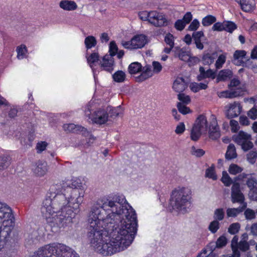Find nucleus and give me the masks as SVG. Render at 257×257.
<instances>
[{
	"label": "nucleus",
	"instance_id": "obj_1",
	"mask_svg": "<svg viewBox=\"0 0 257 257\" xmlns=\"http://www.w3.org/2000/svg\"><path fill=\"white\" fill-rule=\"evenodd\" d=\"M88 222L91 246L103 255L126 249L137 231L136 214L123 196H115L101 207H93Z\"/></svg>",
	"mask_w": 257,
	"mask_h": 257
},
{
	"label": "nucleus",
	"instance_id": "obj_2",
	"mask_svg": "<svg viewBox=\"0 0 257 257\" xmlns=\"http://www.w3.org/2000/svg\"><path fill=\"white\" fill-rule=\"evenodd\" d=\"M61 193L53 199L47 198L43 203L41 211L43 217L51 226L64 227L72 222L75 216L74 210L82 202L83 194L77 189H72L63 183Z\"/></svg>",
	"mask_w": 257,
	"mask_h": 257
},
{
	"label": "nucleus",
	"instance_id": "obj_3",
	"mask_svg": "<svg viewBox=\"0 0 257 257\" xmlns=\"http://www.w3.org/2000/svg\"><path fill=\"white\" fill-rule=\"evenodd\" d=\"M208 131L209 138L212 140L217 139L220 137V132L215 116L211 115L208 123L206 117L201 115L196 119L191 130V139L196 141L202 135L206 134Z\"/></svg>",
	"mask_w": 257,
	"mask_h": 257
},
{
	"label": "nucleus",
	"instance_id": "obj_4",
	"mask_svg": "<svg viewBox=\"0 0 257 257\" xmlns=\"http://www.w3.org/2000/svg\"><path fill=\"white\" fill-rule=\"evenodd\" d=\"M192 202V191L187 186H179L172 191L169 208L170 210H176L185 212L187 206Z\"/></svg>",
	"mask_w": 257,
	"mask_h": 257
},
{
	"label": "nucleus",
	"instance_id": "obj_5",
	"mask_svg": "<svg viewBox=\"0 0 257 257\" xmlns=\"http://www.w3.org/2000/svg\"><path fill=\"white\" fill-rule=\"evenodd\" d=\"M31 257H79L70 247L54 242L39 247Z\"/></svg>",
	"mask_w": 257,
	"mask_h": 257
},
{
	"label": "nucleus",
	"instance_id": "obj_6",
	"mask_svg": "<svg viewBox=\"0 0 257 257\" xmlns=\"http://www.w3.org/2000/svg\"><path fill=\"white\" fill-rule=\"evenodd\" d=\"M13 218L12 209L6 204L0 202V251L4 242L10 236Z\"/></svg>",
	"mask_w": 257,
	"mask_h": 257
},
{
	"label": "nucleus",
	"instance_id": "obj_7",
	"mask_svg": "<svg viewBox=\"0 0 257 257\" xmlns=\"http://www.w3.org/2000/svg\"><path fill=\"white\" fill-rule=\"evenodd\" d=\"M93 107L94 102H90L84 110L85 115L95 123L103 124L106 123L108 120V111L110 109L107 108V106L103 107L96 109L91 113Z\"/></svg>",
	"mask_w": 257,
	"mask_h": 257
},
{
	"label": "nucleus",
	"instance_id": "obj_8",
	"mask_svg": "<svg viewBox=\"0 0 257 257\" xmlns=\"http://www.w3.org/2000/svg\"><path fill=\"white\" fill-rule=\"evenodd\" d=\"M147 42V37L144 35L135 36L130 41L121 42L122 46L127 49H137L145 46Z\"/></svg>",
	"mask_w": 257,
	"mask_h": 257
},
{
	"label": "nucleus",
	"instance_id": "obj_9",
	"mask_svg": "<svg viewBox=\"0 0 257 257\" xmlns=\"http://www.w3.org/2000/svg\"><path fill=\"white\" fill-rule=\"evenodd\" d=\"M234 141L241 146L244 151H247L252 148L253 144L251 142V136L249 134L240 131L233 137Z\"/></svg>",
	"mask_w": 257,
	"mask_h": 257
},
{
	"label": "nucleus",
	"instance_id": "obj_10",
	"mask_svg": "<svg viewBox=\"0 0 257 257\" xmlns=\"http://www.w3.org/2000/svg\"><path fill=\"white\" fill-rule=\"evenodd\" d=\"M149 22L156 27H162L167 25L165 17L156 11H151Z\"/></svg>",
	"mask_w": 257,
	"mask_h": 257
},
{
	"label": "nucleus",
	"instance_id": "obj_11",
	"mask_svg": "<svg viewBox=\"0 0 257 257\" xmlns=\"http://www.w3.org/2000/svg\"><path fill=\"white\" fill-rule=\"evenodd\" d=\"M174 51L175 57H178L182 61H188L190 63L193 62L194 63H196L199 61V59L197 57H192L189 52L186 51L183 49L176 47Z\"/></svg>",
	"mask_w": 257,
	"mask_h": 257
},
{
	"label": "nucleus",
	"instance_id": "obj_12",
	"mask_svg": "<svg viewBox=\"0 0 257 257\" xmlns=\"http://www.w3.org/2000/svg\"><path fill=\"white\" fill-rule=\"evenodd\" d=\"M231 200L233 203L238 202L243 205L244 197L240 190V185L238 183H233L231 187Z\"/></svg>",
	"mask_w": 257,
	"mask_h": 257
},
{
	"label": "nucleus",
	"instance_id": "obj_13",
	"mask_svg": "<svg viewBox=\"0 0 257 257\" xmlns=\"http://www.w3.org/2000/svg\"><path fill=\"white\" fill-rule=\"evenodd\" d=\"M225 110L227 116L232 118L237 116L240 113L242 107L238 102H234L227 104L225 106Z\"/></svg>",
	"mask_w": 257,
	"mask_h": 257
},
{
	"label": "nucleus",
	"instance_id": "obj_14",
	"mask_svg": "<svg viewBox=\"0 0 257 257\" xmlns=\"http://www.w3.org/2000/svg\"><path fill=\"white\" fill-rule=\"evenodd\" d=\"M245 89L243 86L240 85L235 88H232L231 90L229 91H225L221 92L219 96L220 97L233 98L242 95Z\"/></svg>",
	"mask_w": 257,
	"mask_h": 257
},
{
	"label": "nucleus",
	"instance_id": "obj_15",
	"mask_svg": "<svg viewBox=\"0 0 257 257\" xmlns=\"http://www.w3.org/2000/svg\"><path fill=\"white\" fill-rule=\"evenodd\" d=\"M246 57V52L244 50H236L233 56V62L237 66L244 65L245 61H248Z\"/></svg>",
	"mask_w": 257,
	"mask_h": 257
},
{
	"label": "nucleus",
	"instance_id": "obj_16",
	"mask_svg": "<svg viewBox=\"0 0 257 257\" xmlns=\"http://www.w3.org/2000/svg\"><path fill=\"white\" fill-rule=\"evenodd\" d=\"M100 64L102 70L111 72L114 69V59L108 55H106L103 57Z\"/></svg>",
	"mask_w": 257,
	"mask_h": 257
},
{
	"label": "nucleus",
	"instance_id": "obj_17",
	"mask_svg": "<svg viewBox=\"0 0 257 257\" xmlns=\"http://www.w3.org/2000/svg\"><path fill=\"white\" fill-rule=\"evenodd\" d=\"M34 174L38 177H43L48 172V167L45 161H38L33 169Z\"/></svg>",
	"mask_w": 257,
	"mask_h": 257
},
{
	"label": "nucleus",
	"instance_id": "obj_18",
	"mask_svg": "<svg viewBox=\"0 0 257 257\" xmlns=\"http://www.w3.org/2000/svg\"><path fill=\"white\" fill-rule=\"evenodd\" d=\"M227 243V239L226 236L222 235L219 237L216 240L215 243L212 242L209 243L207 247L210 251H214L216 248H222L224 247Z\"/></svg>",
	"mask_w": 257,
	"mask_h": 257
},
{
	"label": "nucleus",
	"instance_id": "obj_19",
	"mask_svg": "<svg viewBox=\"0 0 257 257\" xmlns=\"http://www.w3.org/2000/svg\"><path fill=\"white\" fill-rule=\"evenodd\" d=\"M200 74L197 76L198 81H201L207 78H211L214 79L215 77V72L211 69H208L205 71L203 67L199 68Z\"/></svg>",
	"mask_w": 257,
	"mask_h": 257
},
{
	"label": "nucleus",
	"instance_id": "obj_20",
	"mask_svg": "<svg viewBox=\"0 0 257 257\" xmlns=\"http://www.w3.org/2000/svg\"><path fill=\"white\" fill-rule=\"evenodd\" d=\"M141 72V73L138 77L139 81L145 80L151 77L154 75L151 66L150 65H146L144 66L142 68Z\"/></svg>",
	"mask_w": 257,
	"mask_h": 257
},
{
	"label": "nucleus",
	"instance_id": "obj_21",
	"mask_svg": "<svg viewBox=\"0 0 257 257\" xmlns=\"http://www.w3.org/2000/svg\"><path fill=\"white\" fill-rule=\"evenodd\" d=\"M187 87V85L182 78H178L174 82L173 88L174 91L179 93L183 92Z\"/></svg>",
	"mask_w": 257,
	"mask_h": 257
},
{
	"label": "nucleus",
	"instance_id": "obj_22",
	"mask_svg": "<svg viewBox=\"0 0 257 257\" xmlns=\"http://www.w3.org/2000/svg\"><path fill=\"white\" fill-rule=\"evenodd\" d=\"M59 7L63 10L71 11H74L77 8V5L74 1L63 0L60 2Z\"/></svg>",
	"mask_w": 257,
	"mask_h": 257
},
{
	"label": "nucleus",
	"instance_id": "obj_23",
	"mask_svg": "<svg viewBox=\"0 0 257 257\" xmlns=\"http://www.w3.org/2000/svg\"><path fill=\"white\" fill-rule=\"evenodd\" d=\"M247 207V203H243V205L238 208H229L226 210V215L228 217H235Z\"/></svg>",
	"mask_w": 257,
	"mask_h": 257
},
{
	"label": "nucleus",
	"instance_id": "obj_24",
	"mask_svg": "<svg viewBox=\"0 0 257 257\" xmlns=\"http://www.w3.org/2000/svg\"><path fill=\"white\" fill-rule=\"evenodd\" d=\"M240 5L243 11L249 12L254 10L255 4L254 0H240Z\"/></svg>",
	"mask_w": 257,
	"mask_h": 257
},
{
	"label": "nucleus",
	"instance_id": "obj_25",
	"mask_svg": "<svg viewBox=\"0 0 257 257\" xmlns=\"http://www.w3.org/2000/svg\"><path fill=\"white\" fill-rule=\"evenodd\" d=\"M86 58L87 62L90 67L92 68L94 75H95L94 67L96 66L97 63H98L99 56L97 52H93L91 53L89 56H87Z\"/></svg>",
	"mask_w": 257,
	"mask_h": 257
},
{
	"label": "nucleus",
	"instance_id": "obj_26",
	"mask_svg": "<svg viewBox=\"0 0 257 257\" xmlns=\"http://www.w3.org/2000/svg\"><path fill=\"white\" fill-rule=\"evenodd\" d=\"M232 75V71L228 69H224L221 70L217 77L216 80L217 82L224 81L229 79Z\"/></svg>",
	"mask_w": 257,
	"mask_h": 257
},
{
	"label": "nucleus",
	"instance_id": "obj_27",
	"mask_svg": "<svg viewBox=\"0 0 257 257\" xmlns=\"http://www.w3.org/2000/svg\"><path fill=\"white\" fill-rule=\"evenodd\" d=\"M142 66L140 63L135 62L132 63L128 67V71L131 74H136L142 71Z\"/></svg>",
	"mask_w": 257,
	"mask_h": 257
},
{
	"label": "nucleus",
	"instance_id": "obj_28",
	"mask_svg": "<svg viewBox=\"0 0 257 257\" xmlns=\"http://www.w3.org/2000/svg\"><path fill=\"white\" fill-rule=\"evenodd\" d=\"M237 156L235 146L233 144H230L228 146L225 153L226 159L228 160H232L236 158Z\"/></svg>",
	"mask_w": 257,
	"mask_h": 257
},
{
	"label": "nucleus",
	"instance_id": "obj_29",
	"mask_svg": "<svg viewBox=\"0 0 257 257\" xmlns=\"http://www.w3.org/2000/svg\"><path fill=\"white\" fill-rule=\"evenodd\" d=\"M238 238L237 236H234L231 241V248L232 252H233L234 257H238L240 254V251L238 250Z\"/></svg>",
	"mask_w": 257,
	"mask_h": 257
},
{
	"label": "nucleus",
	"instance_id": "obj_30",
	"mask_svg": "<svg viewBox=\"0 0 257 257\" xmlns=\"http://www.w3.org/2000/svg\"><path fill=\"white\" fill-rule=\"evenodd\" d=\"M16 52L17 53V58L19 60H22L25 58L28 50L26 45L22 44L17 47Z\"/></svg>",
	"mask_w": 257,
	"mask_h": 257
},
{
	"label": "nucleus",
	"instance_id": "obj_31",
	"mask_svg": "<svg viewBox=\"0 0 257 257\" xmlns=\"http://www.w3.org/2000/svg\"><path fill=\"white\" fill-rule=\"evenodd\" d=\"M126 74L125 72L121 70L117 71L112 75L113 80L117 83L124 82Z\"/></svg>",
	"mask_w": 257,
	"mask_h": 257
},
{
	"label": "nucleus",
	"instance_id": "obj_32",
	"mask_svg": "<svg viewBox=\"0 0 257 257\" xmlns=\"http://www.w3.org/2000/svg\"><path fill=\"white\" fill-rule=\"evenodd\" d=\"M207 87V84L203 83H197L196 82H192L189 85L190 89L194 92H198L201 89H206Z\"/></svg>",
	"mask_w": 257,
	"mask_h": 257
},
{
	"label": "nucleus",
	"instance_id": "obj_33",
	"mask_svg": "<svg viewBox=\"0 0 257 257\" xmlns=\"http://www.w3.org/2000/svg\"><path fill=\"white\" fill-rule=\"evenodd\" d=\"M64 130L67 132L75 133L81 130V127L73 123H66L63 126Z\"/></svg>",
	"mask_w": 257,
	"mask_h": 257
},
{
	"label": "nucleus",
	"instance_id": "obj_34",
	"mask_svg": "<svg viewBox=\"0 0 257 257\" xmlns=\"http://www.w3.org/2000/svg\"><path fill=\"white\" fill-rule=\"evenodd\" d=\"M84 44L87 49L94 47L97 44L95 38L92 36L86 37L84 40Z\"/></svg>",
	"mask_w": 257,
	"mask_h": 257
},
{
	"label": "nucleus",
	"instance_id": "obj_35",
	"mask_svg": "<svg viewBox=\"0 0 257 257\" xmlns=\"http://www.w3.org/2000/svg\"><path fill=\"white\" fill-rule=\"evenodd\" d=\"M228 171L231 175H235L241 173L243 171V168L237 164H231L229 166Z\"/></svg>",
	"mask_w": 257,
	"mask_h": 257
},
{
	"label": "nucleus",
	"instance_id": "obj_36",
	"mask_svg": "<svg viewBox=\"0 0 257 257\" xmlns=\"http://www.w3.org/2000/svg\"><path fill=\"white\" fill-rule=\"evenodd\" d=\"M216 21L215 17L212 15H208L203 18L202 20V24L203 26L206 27L212 25Z\"/></svg>",
	"mask_w": 257,
	"mask_h": 257
},
{
	"label": "nucleus",
	"instance_id": "obj_37",
	"mask_svg": "<svg viewBox=\"0 0 257 257\" xmlns=\"http://www.w3.org/2000/svg\"><path fill=\"white\" fill-rule=\"evenodd\" d=\"M221 181L223 183V184L227 187L230 186V185L232 183V179L225 171L222 172V175Z\"/></svg>",
	"mask_w": 257,
	"mask_h": 257
},
{
	"label": "nucleus",
	"instance_id": "obj_38",
	"mask_svg": "<svg viewBox=\"0 0 257 257\" xmlns=\"http://www.w3.org/2000/svg\"><path fill=\"white\" fill-rule=\"evenodd\" d=\"M224 212L223 208H217L214 210L213 218L214 220L218 221H221L224 219Z\"/></svg>",
	"mask_w": 257,
	"mask_h": 257
},
{
	"label": "nucleus",
	"instance_id": "obj_39",
	"mask_svg": "<svg viewBox=\"0 0 257 257\" xmlns=\"http://www.w3.org/2000/svg\"><path fill=\"white\" fill-rule=\"evenodd\" d=\"M220 227V223L217 220H214L208 225V230L212 233H216Z\"/></svg>",
	"mask_w": 257,
	"mask_h": 257
},
{
	"label": "nucleus",
	"instance_id": "obj_40",
	"mask_svg": "<svg viewBox=\"0 0 257 257\" xmlns=\"http://www.w3.org/2000/svg\"><path fill=\"white\" fill-rule=\"evenodd\" d=\"M226 55L225 54L220 55L215 64L217 69L221 68L226 61Z\"/></svg>",
	"mask_w": 257,
	"mask_h": 257
},
{
	"label": "nucleus",
	"instance_id": "obj_41",
	"mask_svg": "<svg viewBox=\"0 0 257 257\" xmlns=\"http://www.w3.org/2000/svg\"><path fill=\"white\" fill-rule=\"evenodd\" d=\"M257 158V151H251L248 152L246 155V159L248 162L251 164L255 163Z\"/></svg>",
	"mask_w": 257,
	"mask_h": 257
},
{
	"label": "nucleus",
	"instance_id": "obj_42",
	"mask_svg": "<svg viewBox=\"0 0 257 257\" xmlns=\"http://www.w3.org/2000/svg\"><path fill=\"white\" fill-rule=\"evenodd\" d=\"M109 108L110 110L108 111V114L110 113L111 116H118L122 113V109L120 106L116 108H112L111 106H107Z\"/></svg>",
	"mask_w": 257,
	"mask_h": 257
},
{
	"label": "nucleus",
	"instance_id": "obj_43",
	"mask_svg": "<svg viewBox=\"0 0 257 257\" xmlns=\"http://www.w3.org/2000/svg\"><path fill=\"white\" fill-rule=\"evenodd\" d=\"M10 164V160L8 156L0 157V170H4L7 168Z\"/></svg>",
	"mask_w": 257,
	"mask_h": 257
},
{
	"label": "nucleus",
	"instance_id": "obj_44",
	"mask_svg": "<svg viewBox=\"0 0 257 257\" xmlns=\"http://www.w3.org/2000/svg\"><path fill=\"white\" fill-rule=\"evenodd\" d=\"M240 228V225L239 223H233L229 225L228 232L231 234H235L239 231Z\"/></svg>",
	"mask_w": 257,
	"mask_h": 257
},
{
	"label": "nucleus",
	"instance_id": "obj_45",
	"mask_svg": "<svg viewBox=\"0 0 257 257\" xmlns=\"http://www.w3.org/2000/svg\"><path fill=\"white\" fill-rule=\"evenodd\" d=\"M205 176L213 180H216L217 179L214 167L211 166L206 170Z\"/></svg>",
	"mask_w": 257,
	"mask_h": 257
},
{
	"label": "nucleus",
	"instance_id": "obj_46",
	"mask_svg": "<svg viewBox=\"0 0 257 257\" xmlns=\"http://www.w3.org/2000/svg\"><path fill=\"white\" fill-rule=\"evenodd\" d=\"M236 28V25L233 22L224 21V31L229 33H232Z\"/></svg>",
	"mask_w": 257,
	"mask_h": 257
},
{
	"label": "nucleus",
	"instance_id": "obj_47",
	"mask_svg": "<svg viewBox=\"0 0 257 257\" xmlns=\"http://www.w3.org/2000/svg\"><path fill=\"white\" fill-rule=\"evenodd\" d=\"M164 41L167 45L169 47H174V37L170 33L166 35Z\"/></svg>",
	"mask_w": 257,
	"mask_h": 257
},
{
	"label": "nucleus",
	"instance_id": "obj_48",
	"mask_svg": "<svg viewBox=\"0 0 257 257\" xmlns=\"http://www.w3.org/2000/svg\"><path fill=\"white\" fill-rule=\"evenodd\" d=\"M118 48L115 42L111 41L109 46V52L110 53L109 55L113 57L116 54Z\"/></svg>",
	"mask_w": 257,
	"mask_h": 257
},
{
	"label": "nucleus",
	"instance_id": "obj_49",
	"mask_svg": "<svg viewBox=\"0 0 257 257\" xmlns=\"http://www.w3.org/2000/svg\"><path fill=\"white\" fill-rule=\"evenodd\" d=\"M191 152L193 155L197 157H201L205 154V151L203 150L194 146L192 147Z\"/></svg>",
	"mask_w": 257,
	"mask_h": 257
},
{
	"label": "nucleus",
	"instance_id": "obj_50",
	"mask_svg": "<svg viewBox=\"0 0 257 257\" xmlns=\"http://www.w3.org/2000/svg\"><path fill=\"white\" fill-rule=\"evenodd\" d=\"M249 248V245L247 241H240L238 242V250H240L243 252L247 251Z\"/></svg>",
	"mask_w": 257,
	"mask_h": 257
},
{
	"label": "nucleus",
	"instance_id": "obj_51",
	"mask_svg": "<svg viewBox=\"0 0 257 257\" xmlns=\"http://www.w3.org/2000/svg\"><path fill=\"white\" fill-rule=\"evenodd\" d=\"M214 55L215 54L212 55L207 54L205 55L203 57V63L206 65H210L213 63L214 59V57L213 55Z\"/></svg>",
	"mask_w": 257,
	"mask_h": 257
},
{
	"label": "nucleus",
	"instance_id": "obj_52",
	"mask_svg": "<svg viewBox=\"0 0 257 257\" xmlns=\"http://www.w3.org/2000/svg\"><path fill=\"white\" fill-rule=\"evenodd\" d=\"M244 214L245 218L247 220H251L255 217V212L254 210L249 208L245 210Z\"/></svg>",
	"mask_w": 257,
	"mask_h": 257
},
{
	"label": "nucleus",
	"instance_id": "obj_53",
	"mask_svg": "<svg viewBox=\"0 0 257 257\" xmlns=\"http://www.w3.org/2000/svg\"><path fill=\"white\" fill-rule=\"evenodd\" d=\"M224 21L222 23L217 22L214 24L212 27V30L213 31L221 32L224 31Z\"/></svg>",
	"mask_w": 257,
	"mask_h": 257
},
{
	"label": "nucleus",
	"instance_id": "obj_54",
	"mask_svg": "<svg viewBox=\"0 0 257 257\" xmlns=\"http://www.w3.org/2000/svg\"><path fill=\"white\" fill-rule=\"evenodd\" d=\"M152 71L154 74H158L160 72L162 69V65L158 61H153L152 63Z\"/></svg>",
	"mask_w": 257,
	"mask_h": 257
},
{
	"label": "nucleus",
	"instance_id": "obj_55",
	"mask_svg": "<svg viewBox=\"0 0 257 257\" xmlns=\"http://www.w3.org/2000/svg\"><path fill=\"white\" fill-rule=\"evenodd\" d=\"M47 146L48 143L45 141H42L38 143L36 146V150L37 153H41L45 150Z\"/></svg>",
	"mask_w": 257,
	"mask_h": 257
},
{
	"label": "nucleus",
	"instance_id": "obj_56",
	"mask_svg": "<svg viewBox=\"0 0 257 257\" xmlns=\"http://www.w3.org/2000/svg\"><path fill=\"white\" fill-rule=\"evenodd\" d=\"M177 107L179 112L183 114H186L190 112V109L180 102L178 103Z\"/></svg>",
	"mask_w": 257,
	"mask_h": 257
},
{
	"label": "nucleus",
	"instance_id": "obj_57",
	"mask_svg": "<svg viewBox=\"0 0 257 257\" xmlns=\"http://www.w3.org/2000/svg\"><path fill=\"white\" fill-rule=\"evenodd\" d=\"M151 14V11L148 12L147 11H144L139 12V16L140 19L143 21H148L149 22L150 19V14Z\"/></svg>",
	"mask_w": 257,
	"mask_h": 257
},
{
	"label": "nucleus",
	"instance_id": "obj_58",
	"mask_svg": "<svg viewBox=\"0 0 257 257\" xmlns=\"http://www.w3.org/2000/svg\"><path fill=\"white\" fill-rule=\"evenodd\" d=\"M178 98L180 101L186 104L189 103L191 101L190 97L184 93H179Z\"/></svg>",
	"mask_w": 257,
	"mask_h": 257
},
{
	"label": "nucleus",
	"instance_id": "obj_59",
	"mask_svg": "<svg viewBox=\"0 0 257 257\" xmlns=\"http://www.w3.org/2000/svg\"><path fill=\"white\" fill-rule=\"evenodd\" d=\"M248 196L250 199L257 201V187L250 190L248 193Z\"/></svg>",
	"mask_w": 257,
	"mask_h": 257
},
{
	"label": "nucleus",
	"instance_id": "obj_60",
	"mask_svg": "<svg viewBox=\"0 0 257 257\" xmlns=\"http://www.w3.org/2000/svg\"><path fill=\"white\" fill-rule=\"evenodd\" d=\"M199 22L197 20L195 19L188 27V30L192 31H195L199 28Z\"/></svg>",
	"mask_w": 257,
	"mask_h": 257
},
{
	"label": "nucleus",
	"instance_id": "obj_61",
	"mask_svg": "<svg viewBox=\"0 0 257 257\" xmlns=\"http://www.w3.org/2000/svg\"><path fill=\"white\" fill-rule=\"evenodd\" d=\"M186 24L182 20H178L175 23V28L179 31H182L184 29Z\"/></svg>",
	"mask_w": 257,
	"mask_h": 257
},
{
	"label": "nucleus",
	"instance_id": "obj_62",
	"mask_svg": "<svg viewBox=\"0 0 257 257\" xmlns=\"http://www.w3.org/2000/svg\"><path fill=\"white\" fill-rule=\"evenodd\" d=\"M248 116L251 119L254 120L257 118V110L255 107H252L247 112Z\"/></svg>",
	"mask_w": 257,
	"mask_h": 257
},
{
	"label": "nucleus",
	"instance_id": "obj_63",
	"mask_svg": "<svg viewBox=\"0 0 257 257\" xmlns=\"http://www.w3.org/2000/svg\"><path fill=\"white\" fill-rule=\"evenodd\" d=\"M257 184L256 180L253 178H249L246 181V185L247 187L250 189L254 188Z\"/></svg>",
	"mask_w": 257,
	"mask_h": 257
},
{
	"label": "nucleus",
	"instance_id": "obj_64",
	"mask_svg": "<svg viewBox=\"0 0 257 257\" xmlns=\"http://www.w3.org/2000/svg\"><path fill=\"white\" fill-rule=\"evenodd\" d=\"M230 125L231 127V130L233 132H237L239 128L238 122L236 120L233 119L230 121Z\"/></svg>",
	"mask_w": 257,
	"mask_h": 257
}]
</instances>
